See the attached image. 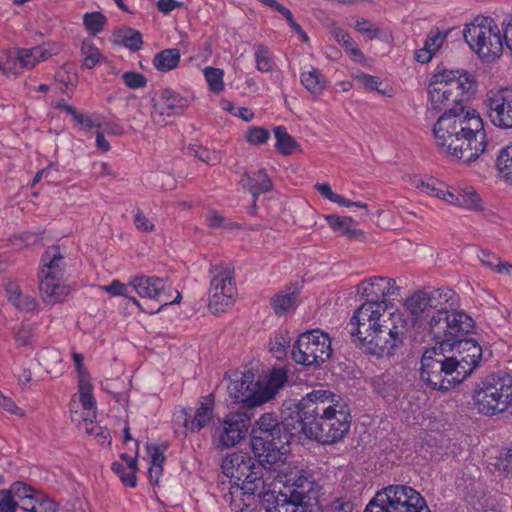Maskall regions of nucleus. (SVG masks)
Here are the masks:
<instances>
[{
    "instance_id": "obj_11",
    "label": "nucleus",
    "mask_w": 512,
    "mask_h": 512,
    "mask_svg": "<svg viewBox=\"0 0 512 512\" xmlns=\"http://www.w3.org/2000/svg\"><path fill=\"white\" fill-rule=\"evenodd\" d=\"M364 512H430V509L418 491L397 484L376 492Z\"/></svg>"
},
{
    "instance_id": "obj_54",
    "label": "nucleus",
    "mask_w": 512,
    "mask_h": 512,
    "mask_svg": "<svg viewBox=\"0 0 512 512\" xmlns=\"http://www.w3.org/2000/svg\"><path fill=\"white\" fill-rule=\"evenodd\" d=\"M122 79L127 87L130 89H138L146 86L147 79L146 77L138 72H125L122 75Z\"/></svg>"
},
{
    "instance_id": "obj_22",
    "label": "nucleus",
    "mask_w": 512,
    "mask_h": 512,
    "mask_svg": "<svg viewBox=\"0 0 512 512\" xmlns=\"http://www.w3.org/2000/svg\"><path fill=\"white\" fill-rule=\"evenodd\" d=\"M286 498L307 505L310 508L320 506V493L322 487L311 477L299 475L287 486Z\"/></svg>"
},
{
    "instance_id": "obj_53",
    "label": "nucleus",
    "mask_w": 512,
    "mask_h": 512,
    "mask_svg": "<svg viewBox=\"0 0 512 512\" xmlns=\"http://www.w3.org/2000/svg\"><path fill=\"white\" fill-rule=\"evenodd\" d=\"M326 221L331 229L335 232H339L340 234H343L348 225L353 224V219L351 217H340L335 214L326 216Z\"/></svg>"
},
{
    "instance_id": "obj_37",
    "label": "nucleus",
    "mask_w": 512,
    "mask_h": 512,
    "mask_svg": "<svg viewBox=\"0 0 512 512\" xmlns=\"http://www.w3.org/2000/svg\"><path fill=\"white\" fill-rule=\"evenodd\" d=\"M276 149L283 155H290L299 148L297 142L290 136L283 126L275 127Z\"/></svg>"
},
{
    "instance_id": "obj_43",
    "label": "nucleus",
    "mask_w": 512,
    "mask_h": 512,
    "mask_svg": "<svg viewBox=\"0 0 512 512\" xmlns=\"http://www.w3.org/2000/svg\"><path fill=\"white\" fill-rule=\"evenodd\" d=\"M418 188H420L422 192L442 199L445 202H447L448 195L451 193L450 190H445V185L443 183L435 182L434 180L427 182L422 181L421 185H418Z\"/></svg>"
},
{
    "instance_id": "obj_48",
    "label": "nucleus",
    "mask_w": 512,
    "mask_h": 512,
    "mask_svg": "<svg viewBox=\"0 0 512 512\" xmlns=\"http://www.w3.org/2000/svg\"><path fill=\"white\" fill-rule=\"evenodd\" d=\"M447 32H441L439 28L434 27L427 35L424 45L428 50L435 54L443 45L447 37Z\"/></svg>"
},
{
    "instance_id": "obj_62",
    "label": "nucleus",
    "mask_w": 512,
    "mask_h": 512,
    "mask_svg": "<svg viewBox=\"0 0 512 512\" xmlns=\"http://www.w3.org/2000/svg\"><path fill=\"white\" fill-rule=\"evenodd\" d=\"M147 450L151 458L150 465L163 467L165 461L164 450L156 445H147Z\"/></svg>"
},
{
    "instance_id": "obj_55",
    "label": "nucleus",
    "mask_w": 512,
    "mask_h": 512,
    "mask_svg": "<svg viewBox=\"0 0 512 512\" xmlns=\"http://www.w3.org/2000/svg\"><path fill=\"white\" fill-rule=\"evenodd\" d=\"M269 139L268 130L262 127H252L247 131L246 140L252 145H260Z\"/></svg>"
},
{
    "instance_id": "obj_6",
    "label": "nucleus",
    "mask_w": 512,
    "mask_h": 512,
    "mask_svg": "<svg viewBox=\"0 0 512 512\" xmlns=\"http://www.w3.org/2000/svg\"><path fill=\"white\" fill-rule=\"evenodd\" d=\"M471 86L472 82L466 72L451 70L434 75L427 88V112H445L465 107L464 97Z\"/></svg>"
},
{
    "instance_id": "obj_39",
    "label": "nucleus",
    "mask_w": 512,
    "mask_h": 512,
    "mask_svg": "<svg viewBox=\"0 0 512 512\" xmlns=\"http://www.w3.org/2000/svg\"><path fill=\"white\" fill-rule=\"evenodd\" d=\"M81 56L83 58V67L87 69L94 68L104 59L99 49L90 40L82 42Z\"/></svg>"
},
{
    "instance_id": "obj_28",
    "label": "nucleus",
    "mask_w": 512,
    "mask_h": 512,
    "mask_svg": "<svg viewBox=\"0 0 512 512\" xmlns=\"http://www.w3.org/2000/svg\"><path fill=\"white\" fill-rule=\"evenodd\" d=\"M214 416V397L212 394L201 397L199 407L194 418L190 421L189 429L193 433L199 432L207 426Z\"/></svg>"
},
{
    "instance_id": "obj_17",
    "label": "nucleus",
    "mask_w": 512,
    "mask_h": 512,
    "mask_svg": "<svg viewBox=\"0 0 512 512\" xmlns=\"http://www.w3.org/2000/svg\"><path fill=\"white\" fill-rule=\"evenodd\" d=\"M491 123L500 129H512V88L490 90L484 101Z\"/></svg>"
},
{
    "instance_id": "obj_60",
    "label": "nucleus",
    "mask_w": 512,
    "mask_h": 512,
    "mask_svg": "<svg viewBox=\"0 0 512 512\" xmlns=\"http://www.w3.org/2000/svg\"><path fill=\"white\" fill-rule=\"evenodd\" d=\"M17 502L14 501L10 492L6 489L0 490V512H15Z\"/></svg>"
},
{
    "instance_id": "obj_27",
    "label": "nucleus",
    "mask_w": 512,
    "mask_h": 512,
    "mask_svg": "<svg viewBox=\"0 0 512 512\" xmlns=\"http://www.w3.org/2000/svg\"><path fill=\"white\" fill-rule=\"evenodd\" d=\"M299 291L297 287H287L277 292L270 300V305L278 316H283L293 311L296 307Z\"/></svg>"
},
{
    "instance_id": "obj_5",
    "label": "nucleus",
    "mask_w": 512,
    "mask_h": 512,
    "mask_svg": "<svg viewBox=\"0 0 512 512\" xmlns=\"http://www.w3.org/2000/svg\"><path fill=\"white\" fill-rule=\"evenodd\" d=\"M371 306L358 307L351 319L350 334H365L369 330L379 329L388 333L389 341H383L384 348L402 346L407 336L409 321L404 312L396 309L390 311L386 308L369 310Z\"/></svg>"
},
{
    "instance_id": "obj_18",
    "label": "nucleus",
    "mask_w": 512,
    "mask_h": 512,
    "mask_svg": "<svg viewBox=\"0 0 512 512\" xmlns=\"http://www.w3.org/2000/svg\"><path fill=\"white\" fill-rule=\"evenodd\" d=\"M233 376L234 378L230 380L227 388L230 397L236 403H241L246 408H254L264 404L261 384L254 381L253 373H234Z\"/></svg>"
},
{
    "instance_id": "obj_26",
    "label": "nucleus",
    "mask_w": 512,
    "mask_h": 512,
    "mask_svg": "<svg viewBox=\"0 0 512 512\" xmlns=\"http://www.w3.org/2000/svg\"><path fill=\"white\" fill-rule=\"evenodd\" d=\"M447 203L463 207L471 211H480L483 209L480 196L472 187H460L455 192L451 191L448 195Z\"/></svg>"
},
{
    "instance_id": "obj_46",
    "label": "nucleus",
    "mask_w": 512,
    "mask_h": 512,
    "mask_svg": "<svg viewBox=\"0 0 512 512\" xmlns=\"http://www.w3.org/2000/svg\"><path fill=\"white\" fill-rule=\"evenodd\" d=\"M189 425V413L186 409H181L174 414L173 427L176 435L186 437L190 431Z\"/></svg>"
},
{
    "instance_id": "obj_34",
    "label": "nucleus",
    "mask_w": 512,
    "mask_h": 512,
    "mask_svg": "<svg viewBox=\"0 0 512 512\" xmlns=\"http://www.w3.org/2000/svg\"><path fill=\"white\" fill-rule=\"evenodd\" d=\"M253 49L256 69L261 73L272 72L275 67V60L269 47L265 44H256Z\"/></svg>"
},
{
    "instance_id": "obj_50",
    "label": "nucleus",
    "mask_w": 512,
    "mask_h": 512,
    "mask_svg": "<svg viewBox=\"0 0 512 512\" xmlns=\"http://www.w3.org/2000/svg\"><path fill=\"white\" fill-rule=\"evenodd\" d=\"M205 220L207 225L213 229L225 228V229H233L236 224L228 221L224 216H222L216 210H209L205 216Z\"/></svg>"
},
{
    "instance_id": "obj_45",
    "label": "nucleus",
    "mask_w": 512,
    "mask_h": 512,
    "mask_svg": "<svg viewBox=\"0 0 512 512\" xmlns=\"http://www.w3.org/2000/svg\"><path fill=\"white\" fill-rule=\"evenodd\" d=\"M188 149L194 156L208 165H217L221 161V155L219 152L210 151L207 148L200 146H191Z\"/></svg>"
},
{
    "instance_id": "obj_1",
    "label": "nucleus",
    "mask_w": 512,
    "mask_h": 512,
    "mask_svg": "<svg viewBox=\"0 0 512 512\" xmlns=\"http://www.w3.org/2000/svg\"><path fill=\"white\" fill-rule=\"evenodd\" d=\"M301 438L323 445L341 442L348 434L352 416L346 401L329 390H313L299 401Z\"/></svg>"
},
{
    "instance_id": "obj_15",
    "label": "nucleus",
    "mask_w": 512,
    "mask_h": 512,
    "mask_svg": "<svg viewBox=\"0 0 512 512\" xmlns=\"http://www.w3.org/2000/svg\"><path fill=\"white\" fill-rule=\"evenodd\" d=\"M452 297L453 290L450 288H438L430 292L417 291L406 299L405 307L411 314L414 324L421 325L425 322L428 327V320L442 309V305L453 301Z\"/></svg>"
},
{
    "instance_id": "obj_23",
    "label": "nucleus",
    "mask_w": 512,
    "mask_h": 512,
    "mask_svg": "<svg viewBox=\"0 0 512 512\" xmlns=\"http://www.w3.org/2000/svg\"><path fill=\"white\" fill-rule=\"evenodd\" d=\"M353 341L359 346L364 353L376 358L393 356L401 346H393L392 348L382 347L383 341H389L388 333L380 332L379 329L367 331L365 334H351Z\"/></svg>"
},
{
    "instance_id": "obj_19",
    "label": "nucleus",
    "mask_w": 512,
    "mask_h": 512,
    "mask_svg": "<svg viewBox=\"0 0 512 512\" xmlns=\"http://www.w3.org/2000/svg\"><path fill=\"white\" fill-rule=\"evenodd\" d=\"M395 280L387 277H373L358 285V293L366 298L361 306H371L369 310L386 308L385 299L396 294Z\"/></svg>"
},
{
    "instance_id": "obj_56",
    "label": "nucleus",
    "mask_w": 512,
    "mask_h": 512,
    "mask_svg": "<svg viewBox=\"0 0 512 512\" xmlns=\"http://www.w3.org/2000/svg\"><path fill=\"white\" fill-rule=\"evenodd\" d=\"M17 60L23 68H33L38 64L37 56L34 54V47L31 49H19Z\"/></svg>"
},
{
    "instance_id": "obj_25",
    "label": "nucleus",
    "mask_w": 512,
    "mask_h": 512,
    "mask_svg": "<svg viewBox=\"0 0 512 512\" xmlns=\"http://www.w3.org/2000/svg\"><path fill=\"white\" fill-rule=\"evenodd\" d=\"M5 291L8 302L21 312L34 311L38 306L36 299L23 293L16 282L9 281L5 286Z\"/></svg>"
},
{
    "instance_id": "obj_47",
    "label": "nucleus",
    "mask_w": 512,
    "mask_h": 512,
    "mask_svg": "<svg viewBox=\"0 0 512 512\" xmlns=\"http://www.w3.org/2000/svg\"><path fill=\"white\" fill-rule=\"evenodd\" d=\"M10 492V495L13 497H16L20 500H29V502L32 500L34 495L38 491H36L32 486H29L23 482L16 481L11 486L10 489L7 490Z\"/></svg>"
},
{
    "instance_id": "obj_12",
    "label": "nucleus",
    "mask_w": 512,
    "mask_h": 512,
    "mask_svg": "<svg viewBox=\"0 0 512 512\" xmlns=\"http://www.w3.org/2000/svg\"><path fill=\"white\" fill-rule=\"evenodd\" d=\"M473 405L484 415L506 411L512 405V377L490 375L482 380L473 392Z\"/></svg>"
},
{
    "instance_id": "obj_44",
    "label": "nucleus",
    "mask_w": 512,
    "mask_h": 512,
    "mask_svg": "<svg viewBox=\"0 0 512 512\" xmlns=\"http://www.w3.org/2000/svg\"><path fill=\"white\" fill-rule=\"evenodd\" d=\"M83 420L85 425V431L87 434L95 436V438L101 444H111V436L106 428L94 424L92 420L88 421L87 417H85Z\"/></svg>"
},
{
    "instance_id": "obj_57",
    "label": "nucleus",
    "mask_w": 512,
    "mask_h": 512,
    "mask_svg": "<svg viewBox=\"0 0 512 512\" xmlns=\"http://www.w3.org/2000/svg\"><path fill=\"white\" fill-rule=\"evenodd\" d=\"M134 224L142 232L151 233L155 230V225L152 221L139 209L134 213Z\"/></svg>"
},
{
    "instance_id": "obj_36",
    "label": "nucleus",
    "mask_w": 512,
    "mask_h": 512,
    "mask_svg": "<svg viewBox=\"0 0 512 512\" xmlns=\"http://www.w3.org/2000/svg\"><path fill=\"white\" fill-rule=\"evenodd\" d=\"M27 512H56L58 504L47 495L38 491L29 503L23 506Z\"/></svg>"
},
{
    "instance_id": "obj_16",
    "label": "nucleus",
    "mask_w": 512,
    "mask_h": 512,
    "mask_svg": "<svg viewBox=\"0 0 512 512\" xmlns=\"http://www.w3.org/2000/svg\"><path fill=\"white\" fill-rule=\"evenodd\" d=\"M187 107V99L172 90L162 89L152 98L151 119L156 125L165 126L182 115Z\"/></svg>"
},
{
    "instance_id": "obj_58",
    "label": "nucleus",
    "mask_w": 512,
    "mask_h": 512,
    "mask_svg": "<svg viewBox=\"0 0 512 512\" xmlns=\"http://www.w3.org/2000/svg\"><path fill=\"white\" fill-rule=\"evenodd\" d=\"M74 121L81 125L84 129L100 128L102 126L100 117H93L80 112L78 115H76Z\"/></svg>"
},
{
    "instance_id": "obj_21",
    "label": "nucleus",
    "mask_w": 512,
    "mask_h": 512,
    "mask_svg": "<svg viewBox=\"0 0 512 512\" xmlns=\"http://www.w3.org/2000/svg\"><path fill=\"white\" fill-rule=\"evenodd\" d=\"M249 427V417L244 412H231L222 422L218 431L217 447L226 449L237 445L244 437Z\"/></svg>"
},
{
    "instance_id": "obj_41",
    "label": "nucleus",
    "mask_w": 512,
    "mask_h": 512,
    "mask_svg": "<svg viewBox=\"0 0 512 512\" xmlns=\"http://www.w3.org/2000/svg\"><path fill=\"white\" fill-rule=\"evenodd\" d=\"M79 401L82 407L88 411V415L95 408L96 401L92 395V385L90 380H79Z\"/></svg>"
},
{
    "instance_id": "obj_4",
    "label": "nucleus",
    "mask_w": 512,
    "mask_h": 512,
    "mask_svg": "<svg viewBox=\"0 0 512 512\" xmlns=\"http://www.w3.org/2000/svg\"><path fill=\"white\" fill-rule=\"evenodd\" d=\"M299 403L279 421L272 413L263 414L253 430L251 446L257 459L264 465H279L285 460L287 447L293 438L301 439Z\"/></svg>"
},
{
    "instance_id": "obj_32",
    "label": "nucleus",
    "mask_w": 512,
    "mask_h": 512,
    "mask_svg": "<svg viewBox=\"0 0 512 512\" xmlns=\"http://www.w3.org/2000/svg\"><path fill=\"white\" fill-rule=\"evenodd\" d=\"M180 59V51L176 48H169L154 56L153 65L160 72H168L179 65Z\"/></svg>"
},
{
    "instance_id": "obj_61",
    "label": "nucleus",
    "mask_w": 512,
    "mask_h": 512,
    "mask_svg": "<svg viewBox=\"0 0 512 512\" xmlns=\"http://www.w3.org/2000/svg\"><path fill=\"white\" fill-rule=\"evenodd\" d=\"M129 287V284L125 285L118 280H114L110 285L102 286V289L113 296L128 297L127 290Z\"/></svg>"
},
{
    "instance_id": "obj_59",
    "label": "nucleus",
    "mask_w": 512,
    "mask_h": 512,
    "mask_svg": "<svg viewBox=\"0 0 512 512\" xmlns=\"http://www.w3.org/2000/svg\"><path fill=\"white\" fill-rule=\"evenodd\" d=\"M356 79L359 83H361L365 88L372 90V91H378L380 93H383L382 90L379 89V85H381V81L378 77L372 76L369 74L361 73L356 76Z\"/></svg>"
},
{
    "instance_id": "obj_40",
    "label": "nucleus",
    "mask_w": 512,
    "mask_h": 512,
    "mask_svg": "<svg viewBox=\"0 0 512 512\" xmlns=\"http://www.w3.org/2000/svg\"><path fill=\"white\" fill-rule=\"evenodd\" d=\"M106 22L107 19L101 12L86 13L83 16V24L92 36L100 33Z\"/></svg>"
},
{
    "instance_id": "obj_10",
    "label": "nucleus",
    "mask_w": 512,
    "mask_h": 512,
    "mask_svg": "<svg viewBox=\"0 0 512 512\" xmlns=\"http://www.w3.org/2000/svg\"><path fill=\"white\" fill-rule=\"evenodd\" d=\"M278 465H264L258 459L255 462L248 453L235 452L226 456L222 462L223 472L241 484L245 495H259L265 492L264 470H275Z\"/></svg>"
},
{
    "instance_id": "obj_24",
    "label": "nucleus",
    "mask_w": 512,
    "mask_h": 512,
    "mask_svg": "<svg viewBox=\"0 0 512 512\" xmlns=\"http://www.w3.org/2000/svg\"><path fill=\"white\" fill-rule=\"evenodd\" d=\"M240 184L252 194L253 198L273 190L272 180L264 168L255 172H244L240 178Z\"/></svg>"
},
{
    "instance_id": "obj_29",
    "label": "nucleus",
    "mask_w": 512,
    "mask_h": 512,
    "mask_svg": "<svg viewBox=\"0 0 512 512\" xmlns=\"http://www.w3.org/2000/svg\"><path fill=\"white\" fill-rule=\"evenodd\" d=\"M112 39L114 44L122 45L133 52L139 51L143 46L141 32L127 26L116 29Z\"/></svg>"
},
{
    "instance_id": "obj_52",
    "label": "nucleus",
    "mask_w": 512,
    "mask_h": 512,
    "mask_svg": "<svg viewBox=\"0 0 512 512\" xmlns=\"http://www.w3.org/2000/svg\"><path fill=\"white\" fill-rule=\"evenodd\" d=\"M354 28L369 39L377 38L380 35V29L377 25L364 18L357 20Z\"/></svg>"
},
{
    "instance_id": "obj_3",
    "label": "nucleus",
    "mask_w": 512,
    "mask_h": 512,
    "mask_svg": "<svg viewBox=\"0 0 512 512\" xmlns=\"http://www.w3.org/2000/svg\"><path fill=\"white\" fill-rule=\"evenodd\" d=\"M455 339L445 351L428 349L421 358V379L431 388L447 391L463 382L478 366L482 348L467 335Z\"/></svg>"
},
{
    "instance_id": "obj_20",
    "label": "nucleus",
    "mask_w": 512,
    "mask_h": 512,
    "mask_svg": "<svg viewBox=\"0 0 512 512\" xmlns=\"http://www.w3.org/2000/svg\"><path fill=\"white\" fill-rule=\"evenodd\" d=\"M129 286L142 298H148L161 302L160 307L153 313L159 312L163 307L179 304L182 296L179 291H176V298L169 300L166 297L167 284L163 278L156 276H136L129 282Z\"/></svg>"
},
{
    "instance_id": "obj_49",
    "label": "nucleus",
    "mask_w": 512,
    "mask_h": 512,
    "mask_svg": "<svg viewBox=\"0 0 512 512\" xmlns=\"http://www.w3.org/2000/svg\"><path fill=\"white\" fill-rule=\"evenodd\" d=\"M262 3L266 6L270 7L271 9L278 11L280 14H282L289 26L295 31L299 32L301 31V26L295 21L291 11L283 6L282 4L278 3L276 0H262Z\"/></svg>"
},
{
    "instance_id": "obj_2",
    "label": "nucleus",
    "mask_w": 512,
    "mask_h": 512,
    "mask_svg": "<svg viewBox=\"0 0 512 512\" xmlns=\"http://www.w3.org/2000/svg\"><path fill=\"white\" fill-rule=\"evenodd\" d=\"M433 134L442 153L466 164L476 161L488 145L482 118L465 107L443 112L433 126Z\"/></svg>"
},
{
    "instance_id": "obj_33",
    "label": "nucleus",
    "mask_w": 512,
    "mask_h": 512,
    "mask_svg": "<svg viewBox=\"0 0 512 512\" xmlns=\"http://www.w3.org/2000/svg\"><path fill=\"white\" fill-rule=\"evenodd\" d=\"M331 35L337 41V43L341 45L345 51L353 58V60L362 61L364 59V55L358 48L356 42L345 30L340 27H334L331 29Z\"/></svg>"
},
{
    "instance_id": "obj_63",
    "label": "nucleus",
    "mask_w": 512,
    "mask_h": 512,
    "mask_svg": "<svg viewBox=\"0 0 512 512\" xmlns=\"http://www.w3.org/2000/svg\"><path fill=\"white\" fill-rule=\"evenodd\" d=\"M15 339L20 345H28L33 339L32 328L22 325L15 333Z\"/></svg>"
},
{
    "instance_id": "obj_14",
    "label": "nucleus",
    "mask_w": 512,
    "mask_h": 512,
    "mask_svg": "<svg viewBox=\"0 0 512 512\" xmlns=\"http://www.w3.org/2000/svg\"><path fill=\"white\" fill-rule=\"evenodd\" d=\"M208 308L213 314L224 312L231 307L237 295L233 271L228 266L211 265Z\"/></svg>"
},
{
    "instance_id": "obj_8",
    "label": "nucleus",
    "mask_w": 512,
    "mask_h": 512,
    "mask_svg": "<svg viewBox=\"0 0 512 512\" xmlns=\"http://www.w3.org/2000/svg\"><path fill=\"white\" fill-rule=\"evenodd\" d=\"M463 35L470 49L483 61L494 62L503 53L504 30L490 17H476L465 26Z\"/></svg>"
},
{
    "instance_id": "obj_64",
    "label": "nucleus",
    "mask_w": 512,
    "mask_h": 512,
    "mask_svg": "<svg viewBox=\"0 0 512 512\" xmlns=\"http://www.w3.org/2000/svg\"><path fill=\"white\" fill-rule=\"evenodd\" d=\"M350 507L348 502L336 498L330 504L326 505L321 512H349Z\"/></svg>"
},
{
    "instance_id": "obj_35",
    "label": "nucleus",
    "mask_w": 512,
    "mask_h": 512,
    "mask_svg": "<svg viewBox=\"0 0 512 512\" xmlns=\"http://www.w3.org/2000/svg\"><path fill=\"white\" fill-rule=\"evenodd\" d=\"M496 168L501 177L512 184V142L499 151Z\"/></svg>"
},
{
    "instance_id": "obj_51",
    "label": "nucleus",
    "mask_w": 512,
    "mask_h": 512,
    "mask_svg": "<svg viewBox=\"0 0 512 512\" xmlns=\"http://www.w3.org/2000/svg\"><path fill=\"white\" fill-rule=\"evenodd\" d=\"M269 512H313V508L285 497L281 503L277 502L274 509Z\"/></svg>"
},
{
    "instance_id": "obj_30",
    "label": "nucleus",
    "mask_w": 512,
    "mask_h": 512,
    "mask_svg": "<svg viewBox=\"0 0 512 512\" xmlns=\"http://www.w3.org/2000/svg\"><path fill=\"white\" fill-rule=\"evenodd\" d=\"M287 381L288 374L284 367L273 369L269 374L267 382L264 385L261 384L262 401L266 403L273 399Z\"/></svg>"
},
{
    "instance_id": "obj_42",
    "label": "nucleus",
    "mask_w": 512,
    "mask_h": 512,
    "mask_svg": "<svg viewBox=\"0 0 512 512\" xmlns=\"http://www.w3.org/2000/svg\"><path fill=\"white\" fill-rule=\"evenodd\" d=\"M223 75V70L218 68L206 67L204 69L205 79L212 92L218 94L224 90Z\"/></svg>"
},
{
    "instance_id": "obj_13",
    "label": "nucleus",
    "mask_w": 512,
    "mask_h": 512,
    "mask_svg": "<svg viewBox=\"0 0 512 512\" xmlns=\"http://www.w3.org/2000/svg\"><path fill=\"white\" fill-rule=\"evenodd\" d=\"M291 355L298 364L318 367L332 355L331 340L320 330L307 331L293 344Z\"/></svg>"
},
{
    "instance_id": "obj_31",
    "label": "nucleus",
    "mask_w": 512,
    "mask_h": 512,
    "mask_svg": "<svg viewBox=\"0 0 512 512\" xmlns=\"http://www.w3.org/2000/svg\"><path fill=\"white\" fill-rule=\"evenodd\" d=\"M300 81L305 89L313 94L319 96L323 93L326 87V79L316 68L311 67L308 71H302L300 74Z\"/></svg>"
},
{
    "instance_id": "obj_38",
    "label": "nucleus",
    "mask_w": 512,
    "mask_h": 512,
    "mask_svg": "<svg viewBox=\"0 0 512 512\" xmlns=\"http://www.w3.org/2000/svg\"><path fill=\"white\" fill-rule=\"evenodd\" d=\"M291 343V337L289 332L281 331L270 340L269 351L276 359H282L287 353Z\"/></svg>"
},
{
    "instance_id": "obj_7",
    "label": "nucleus",
    "mask_w": 512,
    "mask_h": 512,
    "mask_svg": "<svg viewBox=\"0 0 512 512\" xmlns=\"http://www.w3.org/2000/svg\"><path fill=\"white\" fill-rule=\"evenodd\" d=\"M453 301L442 305L428 320V332L439 344V351H445L447 345H453L455 339L468 335L474 328V320L464 311L457 310L459 297L453 290Z\"/></svg>"
},
{
    "instance_id": "obj_9",
    "label": "nucleus",
    "mask_w": 512,
    "mask_h": 512,
    "mask_svg": "<svg viewBox=\"0 0 512 512\" xmlns=\"http://www.w3.org/2000/svg\"><path fill=\"white\" fill-rule=\"evenodd\" d=\"M65 272L64 255L59 246L48 247L41 257L38 271L39 292L43 302L53 305L62 302L70 293L63 283Z\"/></svg>"
}]
</instances>
